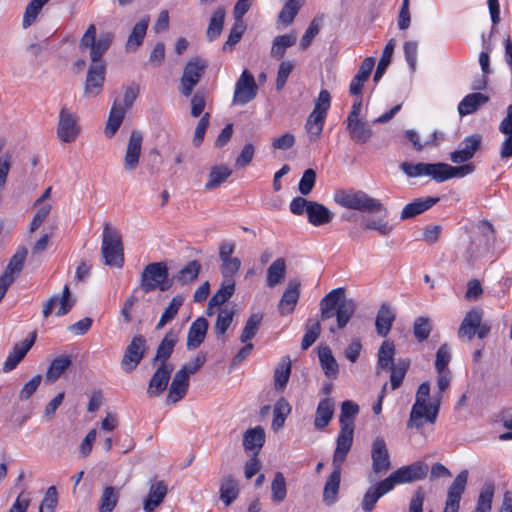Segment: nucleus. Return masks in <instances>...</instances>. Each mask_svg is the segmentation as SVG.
I'll use <instances>...</instances> for the list:
<instances>
[{"instance_id":"338daca9","label":"nucleus","mask_w":512,"mask_h":512,"mask_svg":"<svg viewBox=\"0 0 512 512\" xmlns=\"http://www.w3.org/2000/svg\"><path fill=\"white\" fill-rule=\"evenodd\" d=\"M262 318L263 316L260 313H254L248 318L240 335V341L242 343L248 342L256 335Z\"/></svg>"},{"instance_id":"1a4fd4ad","label":"nucleus","mask_w":512,"mask_h":512,"mask_svg":"<svg viewBox=\"0 0 512 512\" xmlns=\"http://www.w3.org/2000/svg\"><path fill=\"white\" fill-rule=\"evenodd\" d=\"M141 289L149 293L156 289L165 291L170 288L168 282V269L165 263L155 262L148 264L141 274Z\"/></svg>"},{"instance_id":"79ce46f5","label":"nucleus","mask_w":512,"mask_h":512,"mask_svg":"<svg viewBox=\"0 0 512 512\" xmlns=\"http://www.w3.org/2000/svg\"><path fill=\"white\" fill-rule=\"evenodd\" d=\"M286 276V262L284 258H277L267 269L266 284L273 288L281 284Z\"/></svg>"},{"instance_id":"603ef678","label":"nucleus","mask_w":512,"mask_h":512,"mask_svg":"<svg viewBox=\"0 0 512 512\" xmlns=\"http://www.w3.org/2000/svg\"><path fill=\"white\" fill-rule=\"evenodd\" d=\"M291 374V361L289 357H284L277 365L274 371V384L277 390H283Z\"/></svg>"},{"instance_id":"20e7f679","label":"nucleus","mask_w":512,"mask_h":512,"mask_svg":"<svg viewBox=\"0 0 512 512\" xmlns=\"http://www.w3.org/2000/svg\"><path fill=\"white\" fill-rule=\"evenodd\" d=\"M334 200L347 209L366 213H383L384 216H388V210L382 202L362 190H339L335 193Z\"/></svg>"},{"instance_id":"de8ad7c7","label":"nucleus","mask_w":512,"mask_h":512,"mask_svg":"<svg viewBox=\"0 0 512 512\" xmlns=\"http://www.w3.org/2000/svg\"><path fill=\"white\" fill-rule=\"evenodd\" d=\"M395 346L390 341H384L378 351L377 373L379 370H387L394 366Z\"/></svg>"},{"instance_id":"6e6d98bb","label":"nucleus","mask_w":512,"mask_h":512,"mask_svg":"<svg viewBox=\"0 0 512 512\" xmlns=\"http://www.w3.org/2000/svg\"><path fill=\"white\" fill-rule=\"evenodd\" d=\"M201 264L197 260L190 261L185 267H183L177 275L174 276V279L177 280L182 285H186L194 282L200 273Z\"/></svg>"},{"instance_id":"58836bf2","label":"nucleus","mask_w":512,"mask_h":512,"mask_svg":"<svg viewBox=\"0 0 512 512\" xmlns=\"http://www.w3.org/2000/svg\"><path fill=\"white\" fill-rule=\"evenodd\" d=\"M27 253L28 251L24 246L18 247L1 276H7L11 280V283H13L22 271Z\"/></svg>"},{"instance_id":"2eb2a0df","label":"nucleus","mask_w":512,"mask_h":512,"mask_svg":"<svg viewBox=\"0 0 512 512\" xmlns=\"http://www.w3.org/2000/svg\"><path fill=\"white\" fill-rule=\"evenodd\" d=\"M428 472V466L424 462L417 461L411 465L403 466L392 474H390L386 480L390 481L391 488L395 485L402 483H410L417 480H422L426 477Z\"/></svg>"},{"instance_id":"7ed1b4c3","label":"nucleus","mask_w":512,"mask_h":512,"mask_svg":"<svg viewBox=\"0 0 512 512\" xmlns=\"http://www.w3.org/2000/svg\"><path fill=\"white\" fill-rule=\"evenodd\" d=\"M354 299L347 298L345 289H333L320 301L321 319L326 320L336 316L337 327L343 329L356 311Z\"/></svg>"},{"instance_id":"5701e85b","label":"nucleus","mask_w":512,"mask_h":512,"mask_svg":"<svg viewBox=\"0 0 512 512\" xmlns=\"http://www.w3.org/2000/svg\"><path fill=\"white\" fill-rule=\"evenodd\" d=\"M483 314L484 312L480 308L469 310L458 328V337L462 340L471 341L476 335V331H478Z\"/></svg>"},{"instance_id":"412c9836","label":"nucleus","mask_w":512,"mask_h":512,"mask_svg":"<svg viewBox=\"0 0 512 512\" xmlns=\"http://www.w3.org/2000/svg\"><path fill=\"white\" fill-rule=\"evenodd\" d=\"M143 143V134L139 130H133L130 134L124 156V168L133 171L138 167Z\"/></svg>"},{"instance_id":"72a5a7b5","label":"nucleus","mask_w":512,"mask_h":512,"mask_svg":"<svg viewBox=\"0 0 512 512\" xmlns=\"http://www.w3.org/2000/svg\"><path fill=\"white\" fill-rule=\"evenodd\" d=\"M334 414V401L331 398H324L320 400L318 403L315 418H314V426L317 430L325 429Z\"/></svg>"},{"instance_id":"f704fd0d","label":"nucleus","mask_w":512,"mask_h":512,"mask_svg":"<svg viewBox=\"0 0 512 512\" xmlns=\"http://www.w3.org/2000/svg\"><path fill=\"white\" fill-rule=\"evenodd\" d=\"M318 358L325 376L330 379H336L339 374V366L331 349L328 346L319 347Z\"/></svg>"},{"instance_id":"3c124183","label":"nucleus","mask_w":512,"mask_h":512,"mask_svg":"<svg viewBox=\"0 0 512 512\" xmlns=\"http://www.w3.org/2000/svg\"><path fill=\"white\" fill-rule=\"evenodd\" d=\"M325 118L326 116H323L318 112H311L309 115L305 129L310 141L315 142L320 138L324 127Z\"/></svg>"},{"instance_id":"f8f14e48","label":"nucleus","mask_w":512,"mask_h":512,"mask_svg":"<svg viewBox=\"0 0 512 512\" xmlns=\"http://www.w3.org/2000/svg\"><path fill=\"white\" fill-rule=\"evenodd\" d=\"M372 474L368 476L369 482L376 480L377 476H381L388 472L391 468V460L385 440L377 437L373 440L371 446Z\"/></svg>"},{"instance_id":"6e6552de","label":"nucleus","mask_w":512,"mask_h":512,"mask_svg":"<svg viewBox=\"0 0 512 512\" xmlns=\"http://www.w3.org/2000/svg\"><path fill=\"white\" fill-rule=\"evenodd\" d=\"M139 89L137 87L129 86L125 89L123 103L117 101L111 107L107 125L105 128V135L111 138L115 135L120 125L123 122L127 109H129L138 96Z\"/></svg>"},{"instance_id":"0eeeda50","label":"nucleus","mask_w":512,"mask_h":512,"mask_svg":"<svg viewBox=\"0 0 512 512\" xmlns=\"http://www.w3.org/2000/svg\"><path fill=\"white\" fill-rule=\"evenodd\" d=\"M359 407L350 400H346L341 405L339 417L340 433L336 439V448L338 450L350 451L354 435V418L358 414Z\"/></svg>"},{"instance_id":"e433bc0d","label":"nucleus","mask_w":512,"mask_h":512,"mask_svg":"<svg viewBox=\"0 0 512 512\" xmlns=\"http://www.w3.org/2000/svg\"><path fill=\"white\" fill-rule=\"evenodd\" d=\"M265 442V432L261 426L248 429L243 436V446L246 451L259 453Z\"/></svg>"},{"instance_id":"9b49d317","label":"nucleus","mask_w":512,"mask_h":512,"mask_svg":"<svg viewBox=\"0 0 512 512\" xmlns=\"http://www.w3.org/2000/svg\"><path fill=\"white\" fill-rule=\"evenodd\" d=\"M348 451L335 449L333 454L332 466L333 471L325 483L323 490V501L327 505H332L337 500V495L340 486V477L342 464L346 460Z\"/></svg>"},{"instance_id":"9d476101","label":"nucleus","mask_w":512,"mask_h":512,"mask_svg":"<svg viewBox=\"0 0 512 512\" xmlns=\"http://www.w3.org/2000/svg\"><path fill=\"white\" fill-rule=\"evenodd\" d=\"M440 403V395L435 397L430 403L415 400L410 412L409 420L407 422L408 428L414 427L416 429H420L424 424V420L433 424L436 421Z\"/></svg>"},{"instance_id":"052dcab7","label":"nucleus","mask_w":512,"mask_h":512,"mask_svg":"<svg viewBox=\"0 0 512 512\" xmlns=\"http://www.w3.org/2000/svg\"><path fill=\"white\" fill-rule=\"evenodd\" d=\"M394 48H395V40L390 39L388 41V43L386 44V46L383 50L382 56L378 62L376 72L373 77L374 82H378L382 78L383 74L385 73L387 67L389 66V64L391 62Z\"/></svg>"},{"instance_id":"a878e982","label":"nucleus","mask_w":512,"mask_h":512,"mask_svg":"<svg viewBox=\"0 0 512 512\" xmlns=\"http://www.w3.org/2000/svg\"><path fill=\"white\" fill-rule=\"evenodd\" d=\"M391 490H393L391 488V483L390 481H387L386 478L376 482L374 485L370 486L364 494L361 502L362 509L365 512H371L374 509L377 501Z\"/></svg>"},{"instance_id":"cd10ccee","label":"nucleus","mask_w":512,"mask_h":512,"mask_svg":"<svg viewBox=\"0 0 512 512\" xmlns=\"http://www.w3.org/2000/svg\"><path fill=\"white\" fill-rule=\"evenodd\" d=\"M189 387V378L186 373L177 371L172 379L169 392L166 397L167 404H175L183 399Z\"/></svg>"},{"instance_id":"bf43d9fd","label":"nucleus","mask_w":512,"mask_h":512,"mask_svg":"<svg viewBox=\"0 0 512 512\" xmlns=\"http://www.w3.org/2000/svg\"><path fill=\"white\" fill-rule=\"evenodd\" d=\"M494 485L486 483L478 496L477 505L473 512H490L492 508V499L494 495Z\"/></svg>"},{"instance_id":"7c9ffc66","label":"nucleus","mask_w":512,"mask_h":512,"mask_svg":"<svg viewBox=\"0 0 512 512\" xmlns=\"http://www.w3.org/2000/svg\"><path fill=\"white\" fill-rule=\"evenodd\" d=\"M439 201L437 197L418 198L404 206L401 211L400 219L407 220L413 218L435 205Z\"/></svg>"},{"instance_id":"a19ab883","label":"nucleus","mask_w":512,"mask_h":512,"mask_svg":"<svg viewBox=\"0 0 512 512\" xmlns=\"http://www.w3.org/2000/svg\"><path fill=\"white\" fill-rule=\"evenodd\" d=\"M308 221L314 226L329 223L333 214L322 204L312 201L307 210Z\"/></svg>"},{"instance_id":"5fc2aeb1","label":"nucleus","mask_w":512,"mask_h":512,"mask_svg":"<svg viewBox=\"0 0 512 512\" xmlns=\"http://www.w3.org/2000/svg\"><path fill=\"white\" fill-rule=\"evenodd\" d=\"M183 302L184 297L182 295H175L162 313L161 318L156 325V329H162L167 323L172 321L177 315L180 307L183 305Z\"/></svg>"},{"instance_id":"473e14b6","label":"nucleus","mask_w":512,"mask_h":512,"mask_svg":"<svg viewBox=\"0 0 512 512\" xmlns=\"http://www.w3.org/2000/svg\"><path fill=\"white\" fill-rule=\"evenodd\" d=\"M489 101V96L480 92L466 95L458 104L460 116H466L476 112L481 106Z\"/></svg>"},{"instance_id":"09e8293b","label":"nucleus","mask_w":512,"mask_h":512,"mask_svg":"<svg viewBox=\"0 0 512 512\" xmlns=\"http://www.w3.org/2000/svg\"><path fill=\"white\" fill-rule=\"evenodd\" d=\"M297 41L295 34H285L274 38L270 55L275 59H281L286 52V49L292 47Z\"/></svg>"},{"instance_id":"dca6fc26","label":"nucleus","mask_w":512,"mask_h":512,"mask_svg":"<svg viewBox=\"0 0 512 512\" xmlns=\"http://www.w3.org/2000/svg\"><path fill=\"white\" fill-rule=\"evenodd\" d=\"M81 131L78 124V117L75 113L70 112L66 108H62L59 113V121L57 125V136L65 143H71L76 140Z\"/></svg>"},{"instance_id":"ea45409f","label":"nucleus","mask_w":512,"mask_h":512,"mask_svg":"<svg viewBox=\"0 0 512 512\" xmlns=\"http://www.w3.org/2000/svg\"><path fill=\"white\" fill-rule=\"evenodd\" d=\"M178 341V335L173 330L166 333L161 343L159 344L156 355L153 359L154 362L166 363L173 353L174 347Z\"/></svg>"},{"instance_id":"a18cd8bd","label":"nucleus","mask_w":512,"mask_h":512,"mask_svg":"<svg viewBox=\"0 0 512 512\" xmlns=\"http://www.w3.org/2000/svg\"><path fill=\"white\" fill-rule=\"evenodd\" d=\"M239 494L238 482L231 475L222 478L220 484V499L226 506H229Z\"/></svg>"},{"instance_id":"b1692460","label":"nucleus","mask_w":512,"mask_h":512,"mask_svg":"<svg viewBox=\"0 0 512 512\" xmlns=\"http://www.w3.org/2000/svg\"><path fill=\"white\" fill-rule=\"evenodd\" d=\"M300 287L301 284L298 280L294 279L288 282L278 305L281 315H289L294 311L300 297Z\"/></svg>"},{"instance_id":"37998d69","label":"nucleus","mask_w":512,"mask_h":512,"mask_svg":"<svg viewBox=\"0 0 512 512\" xmlns=\"http://www.w3.org/2000/svg\"><path fill=\"white\" fill-rule=\"evenodd\" d=\"M232 175V169L226 165L211 167L208 181L205 183L206 190H214L223 184Z\"/></svg>"},{"instance_id":"e2e57ef3","label":"nucleus","mask_w":512,"mask_h":512,"mask_svg":"<svg viewBox=\"0 0 512 512\" xmlns=\"http://www.w3.org/2000/svg\"><path fill=\"white\" fill-rule=\"evenodd\" d=\"M49 1L50 0H31L28 3L22 21V26L24 29L32 25V23L36 20L44 5H46Z\"/></svg>"},{"instance_id":"ddd939ff","label":"nucleus","mask_w":512,"mask_h":512,"mask_svg":"<svg viewBox=\"0 0 512 512\" xmlns=\"http://www.w3.org/2000/svg\"><path fill=\"white\" fill-rule=\"evenodd\" d=\"M207 62L199 57H194L187 62L181 77V93L188 97L193 88L199 83L205 73Z\"/></svg>"},{"instance_id":"8fccbe9b","label":"nucleus","mask_w":512,"mask_h":512,"mask_svg":"<svg viewBox=\"0 0 512 512\" xmlns=\"http://www.w3.org/2000/svg\"><path fill=\"white\" fill-rule=\"evenodd\" d=\"M225 14L226 12L223 7H218L213 12L206 31V36L210 42L220 36L224 25Z\"/></svg>"},{"instance_id":"69168bd1","label":"nucleus","mask_w":512,"mask_h":512,"mask_svg":"<svg viewBox=\"0 0 512 512\" xmlns=\"http://www.w3.org/2000/svg\"><path fill=\"white\" fill-rule=\"evenodd\" d=\"M291 411V407L289 403L284 399L280 398L275 406L273 411V421L272 427L275 431L279 430L283 427L286 417Z\"/></svg>"},{"instance_id":"680f3d73","label":"nucleus","mask_w":512,"mask_h":512,"mask_svg":"<svg viewBox=\"0 0 512 512\" xmlns=\"http://www.w3.org/2000/svg\"><path fill=\"white\" fill-rule=\"evenodd\" d=\"M233 317L234 310L232 308H218L217 318L214 324V331L217 336L225 334L232 323Z\"/></svg>"},{"instance_id":"c9c22d12","label":"nucleus","mask_w":512,"mask_h":512,"mask_svg":"<svg viewBox=\"0 0 512 512\" xmlns=\"http://www.w3.org/2000/svg\"><path fill=\"white\" fill-rule=\"evenodd\" d=\"M395 312L390 305L383 303L376 316L375 326L378 335L385 337L389 333L395 320Z\"/></svg>"},{"instance_id":"774afa93","label":"nucleus","mask_w":512,"mask_h":512,"mask_svg":"<svg viewBox=\"0 0 512 512\" xmlns=\"http://www.w3.org/2000/svg\"><path fill=\"white\" fill-rule=\"evenodd\" d=\"M271 499L275 503L285 500L287 494L286 480L281 472H277L271 484Z\"/></svg>"},{"instance_id":"aec40b11","label":"nucleus","mask_w":512,"mask_h":512,"mask_svg":"<svg viewBox=\"0 0 512 512\" xmlns=\"http://www.w3.org/2000/svg\"><path fill=\"white\" fill-rule=\"evenodd\" d=\"M172 371L173 366L171 364L160 363L149 381L147 395L150 398L157 397L166 390Z\"/></svg>"},{"instance_id":"49530a36","label":"nucleus","mask_w":512,"mask_h":512,"mask_svg":"<svg viewBox=\"0 0 512 512\" xmlns=\"http://www.w3.org/2000/svg\"><path fill=\"white\" fill-rule=\"evenodd\" d=\"M149 25V18H143L136 23L126 42L127 51H135L143 42Z\"/></svg>"},{"instance_id":"f257e3e1","label":"nucleus","mask_w":512,"mask_h":512,"mask_svg":"<svg viewBox=\"0 0 512 512\" xmlns=\"http://www.w3.org/2000/svg\"><path fill=\"white\" fill-rule=\"evenodd\" d=\"M113 41V34L110 32L102 33L96 39V27L91 24L82 36L79 48L81 50L90 49V58L93 62L88 68L85 86V97H96L103 89L105 81L106 69L105 65L98 63L102 56L106 53Z\"/></svg>"},{"instance_id":"864d4df0","label":"nucleus","mask_w":512,"mask_h":512,"mask_svg":"<svg viewBox=\"0 0 512 512\" xmlns=\"http://www.w3.org/2000/svg\"><path fill=\"white\" fill-rule=\"evenodd\" d=\"M119 496V489L111 486L105 487L99 500V512H112L118 503Z\"/></svg>"},{"instance_id":"393cba45","label":"nucleus","mask_w":512,"mask_h":512,"mask_svg":"<svg viewBox=\"0 0 512 512\" xmlns=\"http://www.w3.org/2000/svg\"><path fill=\"white\" fill-rule=\"evenodd\" d=\"M35 340L36 332H32L30 338L25 339L24 341H21L19 343H16L13 347L12 352H10L5 362L3 363V371L9 372L13 370L31 349Z\"/></svg>"},{"instance_id":"4468645a","label":"nucleus","mask_w":512,"mask_h":512,"mask_svg":"<svg viewBox=\"0 0 512 512\" xmlns=\"http://www.w3.org/2000/svg\"><path fill=\"white\" fill-rule=\"evenodd\" d=\"M147 350L146 339L143 335H136L125 349L121 360V367L126 373L132 372L144 358Z\"/></svg>"},{"instance_id":"c03bdc74","label":"nucleus","mask_w":512,"mask_h":512,"mask_svg":"<svg viewBox=\"0 0 512 512\" xmlns=\"http://www.w3.org/2000/svg\"><path fill=\"white\" fill-rule=\"evenodd\" d=\"M72 365V360L69 355H60L56 357L50 364L46 372V380L48 382H55L61 375Z\"/></svg>"},{"instance_id":"2f4dec72","label":"nucleus","mask_w":512,"mask_h":512,"mask_svg":"<svg viewBox=\"0 0 512 512\" xmlns=\"http://www.w3.org/2000/svg\"><path fill=\"white\" fill-rule=\"evenodd\" d=\"M375 65L373 57H367L363 60L357 74L350 83L349 91L352 95H359L362 91L364 83L368 80Z\"/></svg>"},{"instance_id":"4d7b16f0","label":"nucleus","mask_w":512,"mask_h":512,"mask_svg":"<svg viewBox=\"0 0 512 512\" xmlns=\"http://www.w3.org/2000/svg\"><path fill=\"white\" fill-rule=\"evenodd\" d=\"M284 6L282 7L279 15L278 22L289 25L293 22L294 18L298 14V11L303 5V0H284Z\"/></svg>"},{"instance_id":"f3484780","label":"nucleus","mask_w":512,"mask_h":512,"mask_svg":"<svg viewBox=\"0 0 512 512\" xmlns=\"http://www.w3.org/2000/svg\"><path fill=\"white\" fill-rule=\"evenodd\" d=\"M258 87L254 76L247 70H243L235 84L233 103L245 105L257 95Z\"/></svg>"},{"instance_id":"a211bd4d","label":"nucleus","mask_w":512,"mask_h":512,"mask_svg":"<svg viewBox=\"0 0 512 512\" xmlns=\"http://www.w3.org/2000/svg\"><path fill=\"white\" fill-rule=\"evenodd\" d=\"M468 480V471L462 470L449 486L447 491V499L443 512H458L460 507V500L465 492Z\"/></svg>"},{"instance_id":"423d86ee","label":"nucleus","mask_w":512,"mask_h":512,"mask_svg":"<svg viewBox=\"0 0 512 512\" xmlns=\"http://www.w3.org/2000/svg\"><path fill=\"white\" fill-rule=\"evenodd\" d=\"M101 253L106 265L117 268L123 266L124 249L122 236L110 223H105L103 227Z\"/></svg>"},{"instance_id":"c756f323","label":"nucleus","mask_w":512,"mask_h":512,"mask_svg":"<svg viewBox=\"0 0 512 512\" xmlns=\"http://www.w3.org/2000/svg\"><path fill=\"white\" fill-rule=\"evenodd\" d=\"M168 493V485L163 480L153 478L150 480L149 493L143 501V506H150L156 509Z\"/></svg>"},{"instance_id":"f03ea898","label":"nucleus","mask_w":512,"mask_h":512,"mask_svg":"<svg viewBox=\"0 0 512 512\" xmlns=\"http://www.w3.org/2000/svg\"><path fill=\"white\" fill-rule=\"evenodd\" d=\"M401 170L408 177L429 176L437 182H444L451 178H463L475 170L474 164L451 166L446 163H417L403 162Z\"/></svg>"},{"instance_id":"bb28decb","label":"nucleus","mask_w":512,"mask_h":512,"mask_svg":"<svg viewBox=\"0 0 512 512\" xmlns=\"http://www.w3.org/2000/svg\"><path fill=\"white\" fill-rule=\"evenodd\" d=\"M346 129L350 139L357 144L367 143L373 134L370 123L362 118L346 120Z\"/></svg>"},{"instance_id":"6ab92c4d","label":"nucleus","mask_w":512,"mask_h":512,"mask_svg":"<svg viewBox=\"0 0 512 512\" xmlns=\"http://www.w3.org/2000/svg\"><path fill=\"white\" fill-rule=\"evenodd\" d=\"M481 143L482 136L480 134H472L465 137L459 144L458 149L450 153V160L455 164H467L466 162L472 159L479 150Z\"/></svg>"},{"instance_id":"39448f33","label":"nucleus","mask_w":512,"mask_h":512,"mask_svg":"<svg viewBox=\"0 0 512 512\" xmlns=\"http://www.w3.org/2000/svg\"><path fill=\"white\" fill-rule=\"evenodd\" d=\"M495 241L493 225L488 221H480L473 231L465 251V258L474 263L484 258L491 250Z\"/></svg>"},{"instance_id":"4c0bfd02","label":"nucleus","mask_w":512,"mask_h":512,"mask_svg":"<svg viewBox=\"0 0 512 512\" xmlns=\"http://www.w3.org/2000/svg\"><path fill=\"white\" fill-rule=\"evenodd\" d=\"M235 291V283L233 279L224 280L221 288L210 298L207 308V314L212 315L214 307L221 308L220 306L228 301Z\"/></svg>"},{"instance_id":"c85d7f7f","label":"nucleus","mask_w":512,"mask_h":512,"mask_svg":"<svg viewBox=\"0 0 512 512\" xmlns=\"http://www.w3.org/2000/svg\"><path fill=\"white\" fill-rule=\"evenodd\" d=\"M208 329V321L203 317H198L192 322L187 335V348L193 350L198 348L205 340Z\"/></svg>"},{"instance_id":"0e129e2a","label":"nucleus","mask_w":512,"mask_h":512,"mask_svg":"<svg viewBox=\"0 0 512 512\" xmlns=\"http://www.w3.org/2000/svg\"><path fill=\"white\" fill-rule=\"evenodd\" d=\"M49 1L50 0H31L28 3L22 21V26L24 29L32 25V23L36 20L44 5H46Z\"/></svg>"},{"instance_id":"13d9d810","label":"nucleus","mask_w":512,"mask_h":512,"mask_svg":"<svg viewBox=\"0 0 512 512\" xmlns=\"http://www.w3.org/2000/svg\"><path fill=\"white\" fill-rule=\"evenodd\" d=\"M410 362L407 359H399L396 364L387 371L391 372L390 382L393 390L399 388L405 378Z\"/></svg>"},{"instance_id":"4be33fe9","label":"nucleus","mask_w":512,"mask_h":512,"mask_svg":"<svg viewBox=\"0 0 512 512\" xmlns=\"http://www.w3.org/2000/svg\"><path fill=\"white\" fill-rule=\"evenodd\" d=\"M74 302L75 301L71 298L69 286L65 285L60 298L58 295H53L43 304V317H49L57 304H59V309L56 311V315L64 316L71 310Z\"/></svg>"}]
</instances>
